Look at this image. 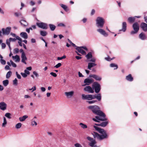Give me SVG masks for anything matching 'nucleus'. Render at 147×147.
<instances>
[{"instance_id": "1", "label": "nucleus", "mask_w": 147, "mask_h": 147, "mask_svg": "<svg viewBox=\"0 0 147 147\" xmlns=\"http://www.w3.org/2000/svg\"><path fill=\"white\" fill-rule=\"evenodd\" d=\"M88 108L94 114L98 115L96 116L95 118H93V121L99 122V121H104L107 120L105 114L100 110V108L98 106L95 105L90 106L88 107Z\"/></svg>"}, {"instance_id": "2", "label": "nucleus", "mask_w": 147, "mask_h": 147, "mask_svg": "<svg viewBox=\"0 0 147 147\" xmlns=\"http://www.w3.org/2000/svg\"><path fill=\"white\" fill-rule=\"evenodd\" d=\"M93 127L97 131L101 134H99L95 132H92V134L95 139L96 138L99 140H101L107 138L108 136L106 131L104 129L95 125H94Z\"/></svg>"}, {"instance_id": "3", "label": "nucleus", "mask_w": 147, "mask_h": 147, "mask_svg": "<svg viewBox=\"0 0 147 147\" xmlns=\"http://www.w3.org/2000/svg\"><path fill=\"white\" fill-rule=\"evenodd\" d=\"M96 24L97 27L99 28L97 29V31L105 37H107L108 36V34L102 28L105 23V20L102 18L98 17L96 20Z\"/></svg>"}, {"instance_id": "4", "label": "nucleus", "mask_w": 147, "mask_h": 147, "mask_svg": "<svg viewBox=\"0 0 147 147\" xmlns=\"http://www.w3.org/2000/svg\"><path fill=\"white\" fill-rule=\"evenodd\" d=\"M82 98L83 99L88 100H91L96 98L98 101H100L101 99V96L100 94L96 95L82 94Z\"/></svg>"}, {"instance_id": "5", "label": "nucleus", "mask_w": 147, "mask_h": 147, "mask_svg": "<svg viewBox=\"0 0 147 147\" xmlns=\"http://www.w3.org/2000/svg\"><path fill=\"white\" fill-rule=\"evenodd\" d=\"M76 49L78 52L83 55H86V52L83 49H84L86 51L88 50L87 48L85 46L77 47H76Z\"/></svg>"}, {"instance_id": "6", "label": "nucleus", "mask_w": 147, "mask_h": 147, "mask_svg": "<svg viewBox=\"0 0 147 147\" xmlns=\"http://www.w3.org/2000/svg\"><path fill=\"white\" fill-rule=\"evenodd\" d=\"M92 86L96 93H98L99 92L101 89V86L97 82H94Z\"/></svg>"}, {"instance_id": "7", "label": "nucleus", "mask_w": 147, "mask_h": 147, "mask_svg": "<svg viewBox=\"0 0 147 147\" xmlns=\"http://www.w3.org/2000/svg\"><path fill=\"white\" fill-rule=\"evenodd\" d=\"M86 57L89 61L95 62L96 60V59L95 58L92 57V53L91 52H89L86 55Z\"/></svg>"}, {"instance_id": "8", "label": "nucleus", "mask_w": 147, "mask_h": 147, "mask_svg": "<svg viewBox=\"0 0 147 147\" xmlns=\"http://www.w3.org/2000/svg\"><path fill=\"white\" fill-rule=\"evenodd\" d=\"M133 28L134 31L131 32V34H133L136 33L139 29V26L137 23H135L133 25Z\"/></svg>"}, {"instance_id": "9", "label": "nucleus", "mask_w": 147, "mask_h": 147, "mask_svg": "<svg viewBox=\"0 0 147 147\" xmlns=\"http://www.w3.org/2000/svg\"><path fill=\"white\" fill-rule=\"evenodd\" d=\"M36 24L39 28L43 29H47L48 28L47 24L44 22H37Z\"/></svg>"}, {"instance_id": "10", "label": "nucleus", "mask_w": 147, "mask_h": 147, "mask_svg": "<svg viewBox=\"0 0 147 147\" xmlns=\"http://www.w3.org/2000/svg\"><path fill=\"white\" fill-rule=\"evenodd\" d=\"M87 139L90 141V142L88 143V145L90 146H93L94 145L96 144V141L95 139L93 138H91L90 137L88 136L87 137Z\"/></svg>"}, {"instance_id": "11", "label": "nucleus", "mask_w": 147, "mask_h": 147, "mask_svg": "<svg viewBox=\"0 0 147 147\" xmlns=\"http://www.w3.org/2000/svg\"><path fill=\"white\" fill-rule=\"evenodd\" d=\"M94 82L93 80L92 79L86 78L84 81V83L85 84L82 85L83 86H85L86 85H89L90 84Z\"/></svg>"}, {"instance_id": "12", "label": "nucleus", "mask_w": 147, "mask_h": 147, "mask_svg": "<svg viewBox=\"0 0 147 147\" xmlns=\"http://www.w3.org/2000/svg\"><path fill=\"white\" fill-rule=\"evenodd\" d=\"M11 29V28L10 27H7L5 29L4 28H3L2 29V30L3 32V34H9L10 32Z\"/></svg>"}, {"instance_id": "13", "label": "nucleus", "mask_w": 147, "mask_h": 147, "mask_svg": "<svg viewBox=\"0 0 147 147\" xmlns=\"http://www.w3.org/2000/svg\"><path fill=\"white\" fill-rule=\"evenodd\" d=\"M84 90V91L88 92L89 93H93L94 92L93 89L91 87L89 86H87L85 87Z\"/></svg>"}, {"instance_id": "14", "label": "nucleus", "mask_w": 147, "mask_h": 147, "mask_svg": "<svg viewBox=\"0 0 147 147\" xmlns=\"http://www.w3.org/2000/svg\"><path fill=\"white\" fill-rule=\"evenodd\" d=\"M7 105L6 103L3 102H0V109L3 111L5 110L7 108Z\"/></svg>"}, {"instance_id": "15", "label": "nucleus", "mask_w": 147, "mask_h": 147, "mask_svg": "<svg viewBox=\"0 0 147 147\" xmlns=\"http://www.w3.org/2000/svg\"><path fill=\"white\" fill-rule=\"evenodd\" d=\"M74 94V92L73 91H71L69 92H66L65 93V94L67 98H71L73 95Z\"/></svg>"}, {"instance_id": "16", "label": "nucleus", "mask_w": 147, "mask_h": 147, "mask_svg": "<svg viewBox=\"0 0 147 147\" xmlns=\"http://www.w3.org/2000/svg\"><path fill=\"white\" fill-rule=\"evenodd\" d=\"M89 77L94 78L97 81H100L101 79V77L95 74H91L89 75Z\"/></svg>"}, {"instance_id": "17", "label": "nucleus", "mask_w": 147, "mask_h": 147, "mask_svg": "<svg viewBox=\"0 0 147 147\" xmlns=\"http://www.w3.org/2000/svg\"><path fill=\"white\" fill-rule=\"evenodd\" d=\"M127 28V24L125 22H123L122 24V29L119 30V31H123V32L125 31Z\"/></svg>"}, {"instance_id": "18", "label": "nucleus", "mask_w": 147, "mask_h": 147, "mask_svg": "<svg viewBox=\"0 0 147 147\" xmlns=\"http://www.w3.org/2000/svg\"><path fill=\"white\" fill-rule=\"evenodd\" d=\"M141 27L142 28L144 31H147V24L144 22H142L141 24Z\"/></svg>"}, {"instance_id": "19", "label": "nucleus", "mask_w": 147, "mask_h": 147, "mask_svg": "<svg viewBox=\"0 0 147 147\" xmlns=\"http://www.w3.org/2000/svg\"><path fill=\"white\" fill-rule=\"evenodd\" d=\"M21 57L22 58V62L25 64H26V61L27 60V58L25 54L23 55H21Z\"/></svg>"}, {"instance_id": "20", "label": "nucleus", "mask_w": 147, "mask_h": 147, "mask_svg": "<svg viewBox=\"0 0 147 147\" xmlns=\"http://www.w3.org/2000/svg\"><path fill=\"white\" fill-rule=\"evenodd\" d=\"M108 124V122L107 121H105L102 122L101 123L98 124H95V125L98 126H101L102 127H105Z\"/></svg>"}, {"instance_id": "21", "label": "nucleus", "mask_w": 147, "mask_h": 147, "mask_svg": "<svg viewBox=\"0 0 147 147\" xmlns=\"http://www.w3.org/2000/svg\"><path fill=\"white\" fill-rule=\"evenodd\" d=\"M94 62H90L88 63V69L90 70L91 69V68L95 66L96 65V64L94 63Z\"/></svg>"}, {"instance_id": "22", "label": "nucleus", "mask_w": 147, "mask_h": 147, "mask_svg": "<svg viewBox=\"0 0 147 147\" xmlns=\"http://www.w3.org/2000/svg\"><path fill=\"white\" fill-rule=\"evenodd\" d=\"M136 17H137L136 16L133 17H129L128 18L127 20L129 23H132L134 22Z\"/></svg>"}, {"instance_id": "23", "label": "nucleus", "mask_w": 147, "mask_h": 147, "mask_svg": "<svg viewBox=\"0 0 147 147\" xmlns=\"http://www.w3.org/2000/svg\"><path fill=\"white\" fill-rule=\"evenodd\" d=\"M139 38L142 40H144L146 39V37L144 33H141L139 34Z\"/></svg>"}, {"instance_id": "24", "label": "nucleus", "mask_w": 147, "mask_h": 147, "mask_svg": "<svg viewBox=\"0 0 147 147\" xmlns=\"http://www.w3.org/2000/svg\"><path fill=\"white\" fill-rule=\"evenodd\" d=\"M12 59L15 60L16 62H18L20 61V58L19 56L18 55H16L15 56H12Z\"/></svg>"}, {"instance_id": "25", "label": "nucleus", "mask_w": 147, "mask_h": 147, "mask_svg": "<svg viewBox=\"0 0 147 147\" xmlns=\"http://www.w3.org/2000/svg\"><path fill=\"white\" fill-rule=\"evenodd\" d=\"M20 36L24 39H27L28 36L27 33L25 32H22L20 34Z\"/></svg>"}, {"instance_id": "26", "label": "nucleus", "mask_w": 147, "mask_h": 147, "mask_svg": "<svg viewBox=\"0 0 147 147\" xmlns=\"http://www.w3.org/2000/svg\"><path fill=\"white\" fill-rule=\"evenodd\" d=\"M126 79L128 81L131 82L133 80V78L131 74H129L126 77Z\"/></svg>"}, {"instance_id": "27", "label": "nucleus", "mask_w": 147, "mask_h": 147, "mask_svg": "<svg viewBox=\"0 0 147 147\" xmlns=\"http://www.w3.org/2000/svg\"><path fill=\"white\" fill-rule=\"evenodd\" d=\"M20 23L21 24L24 26H26L28 25V23L25 20H22L20 21Z\"/></svg>"}, {"instance_id": "28", "label": "nucleus", "mask_w": 147, "mask_h": 147, "mask_svg": "<svg viewBox=\"0 0 147 147\" xmlns=\"http://www.w3.org/2000/svg\"><path fill=\"white\" fill-rule=\"evenodd\" d=\"M7 123V121L5 117H3V122L2 124V127H5Z\"/></svg>"}, {"instance_id": "29", "label": "nucleus", "mask_w": 147, "mask_h": 147, "mask_svg": "<svg viewBox=\"0 0 147 147\" xmlns=\"http://www.w3.org/2000/svg\"><path fill=\"white\" fill-rule=\"evenodd\" d=\"M28 117V116L26 115H25L19 118V119L20 121H24Z\"/></svg>"}, {"instance_id": "30", "label": "nucleus", "mask_w": 147, "mask_h": 147, "mask_svg": "<svg viewBox=\"0 0 147 147\" xmlns=\"http://www.w3.org/2000/svg\"><path fill=\"white\" fill-rule=\"evenodd\" d=\"M59 5L65 11H67L68 10L67 7L66 5L63 4H60Z\"/></svg>"}, {"instance_id": "31", "label": "nucleus", "mask_w": 147, "mask_h": 147, "mask_svg": "<svg viewBox=\"0 0 147 147\" xmlns=\"http://www.w3.org/2000/svg\"><path fill=\"white\" fill-rule=\"evenodd\" d=\"M9 81L7 80H3V84L4 86H6L9 84Z\"/></svg>"}, {"instance_id": "32", "label": "nucleus", "mask_w": 147, "mask_h": 147, "mask_svg": "<svg viewBox=\"0 0 147 147\" xmlns=\"http://www.w3.org/2000/svg\"><path fill=\"white\" fill-rule=\"evenodd\" d=\"M49 26L51 31H54L56 27L55 26L51 24H49Z\"/></svg>"}, {"instance_id": "33", "label": "nucleus", "mask_w": 147, "mask_h": 147, "mask_svg": "<svg viewBox=\"0 0 147 147\" xmlns=\"http://www.w3.org/2000/svg\"><path fill=\"white\" fill-rule=\"evenodd\" d=\"M79 125L81 126V127L84 129H86L87 128V126L86 124H85L82 123H80Z\"/></svg>"}, {"instance_id": "34", "label": "nucleus", "mask_w": 147, "mask_h": 147, "mask_svg": "<svg viewBox=\"0 0 147 147\" xmlns=\"http://www.w3.org/2000/svg\"><path fill=\"white\" fill-rule=\"evenodd\" d=\"M110 66L114 68V69H117L118 68V66L115 63H111L110 65Z\"/></svg>"}, {"instance_id": "35", "label": "nucleus", "mask_w": 147, "mask_h": 147, "mask_svg": "<svg viewBox=\"0 0 147 147\" xmlns=\"http://www.w3.org/2000/svg\"><path fill=\"white\" fill-rule=\"evenodd\" d=\"M47 32L45 31H40V34L42 36H45L47 35Z\"/></svg>"}, {"instance_id": "36", "label": "nucleus", "mask_w": 147, "mask_h": 147, "mask_svg": "<svg viewBox=\"0 0 147 147\" xmlns=\"http://www.w3.org/2000/svg\"><path fill=\"white\" fill-rule=\"evenodd\" d=\"M31 125L32 126H34V125H37V123L35 121V120L34 119H33L31 120Z\"/></svg>"}, {"instance_id": "37", "label": "nucleus", "mask_w": 147, "mask_h": 147, "mask_svg": "<svg viewBox=\"0 0 147 147\" xmlns=\"http://www.w3.org/2000/svg\"><path fill=\"white\" fill-rule=\"evenodd\" d=\"M12 72L11 71H9L6 74V78L7 79L9 78L11 76Z\"/></svg>"}, {"instance_id": "38", "label": "nucleus", "mask_w": 147, "mask_h": 147, "mask_svg": "<svg viewBox=\"0 0 147 147\" xmlns=\"http://www.w3.org/2000/svg\"><path fill=\"white\" fill-rule=\"evenodd\" d=\"M11 114L10 113H6L5 115V116L9 119L11 118Z\"/></svg>"}, {"instance_id": "39", "label": "nucleus", "mask_w": 147, "mask_h": 147, "mask_svg": "<svg viewBox=\"0 0 147 147\" xmlns=\"http://www.w3.org/2000/svg\"><path fill=\"white\" fill-rule=\"evenodd\" d=\"M22 124L21 123H18L16 125V127L17 129L20 128L22 126Z\"/></svg>"}, {"instance_id": "40", "label": "nucleus", "mask_w": 147, "mask_h": 147, "mask_svg": "<svg viewBox=\"0 0 147 147\" xmlns=\"http://www.w3.org/2000/svg\"><path fill=\"white\" fill-rule=\"evenodd\" d=\"M10 62L11 63V65L13 67H16L17 65L16 64L14 63L11 60H10Z\"/></svg>"}, {"instance_id": "41", "label": "nucleus", "mask_w": 147, "mask_h": 147, "mask_svg": "<svg viewBox=\"0 0 147 147\" xmlns=\"http://www.w3.org/2000/svg\"><path fill=\"white\" fill-rule=\"evenodd\" d=\"M97 100H94L91 101H87V102L89 104H91L94 103L96 102H97Z\"/></svg>"}, {"instance_id": "42", "label": "nucleus", "mask_w": 147, "mask_h": 147, "mask_svg": "<svg viewBox=\"0 0 147 147\" xmlns=\"http://www.w3.org/2000/svg\"><path fill=\"white\" fill-rule=\"evenodd\" d=\"M61 63H59L56 65L54 66V67H55L57 68H58L61 67Z\"/></svg>"}, {"instance_id": "43", "label": "nucleus", "mask_w": 147, "mask_h": 147, "mask_svg": "<svg viewBox=\"0 0 147 147\" xmlns=\"http://www.w3.org/2000/svg\"><path fill=\"white\" fill-rule=\"evenodd\" d=\"M66 57L65 55H63V56L62 57H58L57 58V59L58 60H61L62 59L65 58H66Z\"/></svg>"}, {"instance_id": "44", "label": "nucleus", "mask_w": 147, "mask_h": 147, "mask_svg": "<svg viewBox=\"0 0 147 147\" xmlns=\"http://www.w3.org/2000/svg\"><path fill=\"white\" fill-rule=\"evenodd\" d=\"M0 62L2 64L4 65L6 64V61H5L3 59H0Z\"/></svg>"}, {"instance_id": "45", "label": "nucleus", "mask_w": 147, "mask_h": 147, "mask_svg": "<svg viewBox=\"0 0 147 147\" xmlns=\"http://www.w3.org/2000/svg\"><path fill=\"white\" fill-rule=\"evenodd\" d=\"M75 147H82L81 144L78 143H77L74 144Z\"/></svg>"}, {"instance_id": "46", "label": "nucleus", "mask_w": 147, "mask_h": 147, "mask_svg": "<svg viewBox=\"0 0 147 147\" xmlns=\"http://www.w3.org/2000/svg\"><path fill=\"white\" fill-rule=\"evenodd\" d=\"M13 84L17 85L18 84V80L16 78H15L14 80L13 81Z\"/></svg>"}, {"instance_id": "47", "label": "nucleus", "mask_w": 147, "mask_h": 147, "mask_svg": "<svg viewBox=\"0 0 147 147\" xmlns=\"http://www.w3.org/2000/svg\"><path fill=\"white\" fill-rule=\"evenodd\" d=\"M50 74L52 76H53V77H57V75L55 73L53 72H51L50 73Z\"/></svg>"}, {"instance_id": "48", "label": "nucleus", "mask_w": 147, "mask_h": 147, "mask_svg": "<svg viewBox=\"0 0 147 147\" xmlns=\"http://www.w3.org/2000/svg\"><path fill=\"white\" fill-rule=\"evenodd\" d=\"M105 60L108 61H110L113 59H111L109 56L105 58Z\"/></svg>"}, {"instance_id": "49", "label": "nucleus", "mask_w": 147, "mask_h": 147, "mask_svg": "<svg viewBox=\"0 0 147 147\" xmlns=\"http://www.w3.org/2000/svg\"><path fill=\"white\" fill-rule=\"evenodd\" d=\"M15 15L17 16V17H18L19 16H20L22 14L21 13L19 12V13H17V12H16L14 13Z\"/></svg>"}, {"instance_id": "50", "label": "nucleus", "mask_w": 147, "mask_h": 147, "mask_svg": "<svg viewBox=\"0 0 147 147\" xmlns=\"http://www.w3.org/2000/svg\"><path fill=\"white\" fill-rule=\"evenodd\" d=\"M10 41L9 39H7L6 40V44L8 46H9L10 45Z\"/></svg>"}, {"instance_id": "51", "label": "nucleus", "mask_w": 147, "mask_h": 147, "mask_svg": "<svg viewBox=\"0 0 147 147\" xmlns=\"http://www.w3.org/2000/svg\"><path fill=\"white\" fill-rule=\"evenodd\" d=\"M58 26L59 27H65V25L62 23H60L58 24Z\"/></svg>"}, {"instance_id": "52", "label": "nucleus", "mask_w": 147, "mask_h": 147, "mask_svg": "<svg viewBox=\"0 0 147 147\" xmlns=\"http://www.w3.org/2000/svg\"><path fill=\"white\" fill-rule=\"evenodd\" d=\"M16 75L17 76V78L18 79H21V76H20V74H18V72L17 71L16 72Z\"/></svg>"}, {"instance_id": "53", "label": "nucleus", "mask_w": 147, "mask_h": 147, "mask_svg": "<svg viewBox=\"0 0 147 147\" xmlns=\"http://www.w3.org/2000/svg\"><path fill=\"white\" fill-rule=\"evenodd\" d=\"M21 74L22 75V76L24 78H25L27 76V75L24 73L21 72Z\"/></svg>"}, {"instance_id": "54", "label": "nucleus", "mask_w": 147, "mask_h": 147, "mask_svg": "<svg viewBox=\"0 0 147 147\" xmlns=\"http://www.w3.org/2000/svg\"><path fill=\"white\" fill-rule=\"evenodd\" d=\"M1 48L2 49H4L6 47V45L5 43H2L1 44Z\"/></svg>"}, {"instance_id": "55", "label": "nucleus", "mask_w": 147, "mask_h": 147, "mask_svg": "<svg viewBox=\"0 0 147 147\" xmlns=\"http://www.w3.org/2000/svg\"><path fill=\"white\" fill-rule=\"evenodd\" d=\"M33 73L36 77H38L39 76L38 74L35 71H34L33 72Z\"/></svg>"}, {"instance_id": "56", "label": "nucleus", "mask_w": 147, "mask_h": 147, "mask_svg": "<svg viewBox=\"0 0 147 147\" xmlns=\"http://www.w3.org/2000/svg\"><path fill=\"white\" fill-rule=\"evenodd\" d=\"M14 52L16 53H18L19 52V49L18 48H15L14 49Z\"/></svg>"}, {"instance_id": "57", "label": "nucleus", "mask_w": 147, "mask_h": 147, "mask_svg": "<svg viewBox=\"0 0 147 147\" xmlns=\"http://www.w3.org/2000/svg\"><path fill=\"white\" fill-rule=\"evenodd\" d=\"M35 3L32 1H30V4L31 6H33L35 4Z\"/></svg>"}, {"instance_id": "58", "label": "nucleus", "mask_w": 147, "mask_h": 147, "mask_svg": "<svg viewBox=\"0 0 147 147\" xmlns=\"http://www.w3.org/2000/svg\"><path fill=\"white\" fill-rule=\"evenodd\" d=\"M24 72L27 75H28L30 74L29 71L28 70H27V69H26L24 70Z\"/></svg>"}, {"instance_id": "59", "label": "nucleus", "mask_w": 147, "mask_h": 147, "mask_svg": "<svg viewBox=\"0 0 147 147\" xmlns=\"http://www.w3.org/2000/svg\"><path fill=\"white\" fill-rule=\"evenodd\" d=\"M20 53H22V55H23L25 54L23 50L22 49H21L20 50Z\"/></svg>"}, {"instance_id": "60", "label": "nucleus", "mask_w": 147, "mask_h": 147, "mask_svg": "<svg viewBox=\"0 0 147 147\" xmlns=\"http://www.w3.org/2000/svg\"><path fill=\"white\" fill-rule=\"evenodd\" d=\"M9 40H10V41H14L16 40V39L15 38H10L9 39Z\"/></svg>"}, {"instance_id": "61", "label": "nucleus", "mask_w": 147, "mask_h": 147, "mask_svg": "<svg viewBox=\"0 0 147 147\" xmlns=\"http://www.w3.org/2000/svg\"><path fill=\"white\" fill-rule=\"evenodd\" d=\"M78 73L79 77H84V76L80 72H79Z\"/></svg>"}, {"instance_id": "62", "label": "nucleus", "mask_w": 147, "mask_h": 147, "mask_svg": "<svg viewBox=\"0 0 147 147\" xmlns=\"http://www.w3.org/2000/svg\"><path fill=\"white\" fill-rule=\"evenodd\" d=\"M41 90L42 91V92H45L46 90L45 88L43 87H42L41 88Z\"/></svg>"}, {"instance_id": "63", "label": "nucleus", "mask_w": 147, "mask_h": 147, "mask_svg": "<svg viewBox=\"0 0 147 147\" xmlns=\"http://www.w3.org/2000/svg\"><path fill=\"white\" fill-rule=\"evenodd\" d=\"M31 42L32 43H35L36 42V40L34 38H32L31 39Z\"/></svg>"}, {"instance_id": "64", "label": "nucleus", "mask_w": 147, "mask_h": 147, "mask_svg": "<svg viewBox=\"0 0 147 147\" xmlns=\"http://www.w3.org/2000/svg\"><path fill=\"white\" fill-rule=\"evenodd\" d=\"M0 13L2 14H4V12L3 10L0 7Z\"/></svg>"}]
</instances>
